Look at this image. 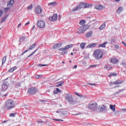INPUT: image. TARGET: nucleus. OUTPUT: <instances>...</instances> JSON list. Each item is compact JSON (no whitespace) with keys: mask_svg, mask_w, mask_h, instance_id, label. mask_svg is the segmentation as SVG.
I'll return each instance as SVG.
<instances>
[{"mask_svg":"<svg viewBox=\"0 0 126 126\" xmlns=\"http://www.w3.org/2000/svg\"><path fill=\"white\" fill-rule=\"evenodd\" d=\"M65 98V100L70 105H76V104H80L81 103L79 100H74L73 99V96L70 93L66 94Z\"/></svg>","mask_w":126,"mask_h":126,"instance_id":"1","label":"nucleus"},{"mask_svg":"<svg viewBox=\"0 0 126 126\" xmlns=\"http://www.w3.org/2000/svg\"><path fill=\"white\" fill-rule=\"evenodd\" d=\"M88 108L91 111L98 112V104L96 102L92 101L89 104Z\"/></svg>","mask_w":126,"mask_h":126,"instance_id":"2","label":"nucleus"},{"mask_svg":"<svg viewBox=\"0 0 126 126\" xmlns=\"http://www.w3.org/2000/svg\"><path fill=\"white\" fill-rule=\"evenodd\" d=\"M94 56L96 60H101L103 56V51L100 49H97L94 52Z\"/></svg>","mask_w":126,"mask_h":126,"instance_id":"3","label":"nucleus"},{"mask_svg":"<svg viewBox=\"0 0 126 126\" xmlns=\"http://www.w3.org/2000/svg\"><path fill=\"white\" fill-rule=\"evenodd\" d=\"M15 105H14V102L12 99H8L6 101L5 103V107L7 108L8 110H11L12 108H14Z\"/></svg>","mask_w":126,"mask_h":126,"instance_id":"4","label":"nucleus"},{"mask_svg":"<svg viewBox=\"0 0 126 126\" xmlns=\"http://www.w3.org/2000/svg\"><path fill=\"white\" fill-rule=\"evenodd\" d=\"M89 28H90V25H86L80 27L79 28V31L78 33L79 34H83V33L85 32V31L87 30L88 29H89Z\"/></svg>","mask_w":126,"mask_h":126,"instance_id":"5","label":"nucleus"},{"mask_svg":"<svg viewBox=\"0 0 126 126\" xmlns=\"http://www.w3.org/2000/svg\"><path fill=\"white\" fill-rule=\"evenodd\" d=\"M37 25L39 28H44L46 25V23L43 20H40L37 21Z\"/></svg>","mask_w":126,"mask_h":126,"instance_id":"6","label":"nucleus"},{"mask_svg":"<svg viewBox=\"0 0 126 126\" xmlns=\"http://www.w3.org/2000/svg\"><path fill=\"white\" fill-rule=\"evenodd\" d=\"M57 114L60 115V117H63V116H66L67 115V112L65 110L62 111V109L58 110L56 111Z\"/></svg>","mask_w":126,"mask_h":126,"instance_id":"7","label":"nucleus"},{"mask_svg":"<svg viewBox=\"0 0 126 126\" xmlns=\"http://www.w3.org/2000/svg\"><path fill=\"white\" fill-rule=\"evenodd\" d=\"M81 8H84V2L81 3L79 5H78L76 7L74 8L72 11L74 12L75 11H77V10H79V9H81Z\"/></svg>","mask_w":126,"mask_h":126,"instance_id":"8","label":"nucleus"},{"mask_svg":"<svg viewBox=\"0 0 126 126\" xmlns=\"http://www.w3.org/2000/svg\"><path fill=\"white\" fill-rule=\"evenodd\" d=\"M8 88V83L7 82H4L2 84L1 91H6Z\"/></svg>","mask_w":126,"mask_h":126,"instance_id":"9","label":"nucleus"},{"mask_svg":"<svg viewBox=\"0 0 126 126\" xmlns=\"http://www.w3.org/2000/svg\"><path fill=\"white\" fill-rule=\"evenodd\" d=\"M36 92H37V89L35 88H31L28 91V93L30 95H34V94H36Z\"/></svg>","mask_w":126,"mask_h":126,"instance_id":"10","label":"nucleus"},{"mask_svg":"<svg viewBox=\"0 0 126 126\" xmlns=\"http://www.w3.org/2000/svg\"><path fill=\"white\" fill-rule=\"evenodd\" d=\"M49 19L53 22L57 21L58 20V14H54L52 16L49 17Z\"/></svg>","mask_w":126,"mask_h":126,"instance_id":"11","label":"nucleus"},{"mask_svg":"<svg viewBox=\"0 0 126 126\" xmlns=\"http://www.w3.org/2000/svg\"><path fill=\"white\" fill-rule=\"evenodd\" d=\"M35 11L36 13H37V14H41V13H42V11H43V10L42 9V7H41V6H37L35 8Z\"/></svg>","mask_w":126,"mask_h":126,"instance_id":"12","label":"nucleus"},{"mask_svg":"<svg viewBox=\"0 0 126 126\" xmlns=\"http://www.w3.org/2000/svg\"><path fill=\"white\" fill-rule=\"evenodd\" d=\"M97 112H107L108 109H107V108H106L105 105H101L99 106L98 110H97Z\"/></svg>","mask_w":126,"mask_h":126,"instance_id":"13","label":"nucleus"},{"mask_svg":"<svg viewBox=\"0 0 126 126\" xmlns=\"http://www.w3.org/2000/svg\"><path fill=\"white\" fill-rule=\"evenodd\" d=\"M72 44H69L68 45H66L64 47V48H60L59 49V51H60L61 52H63V51H66V50H68L70 48H71L72 47Z\"/></svg>","mask_w":126,"mask_h":126,"instance_id":"14","label":"nucleus"},{"mask_svg":"<svg viewBox=\"0 0 126 126\" xmlns=\"http://www.w3.org/2000/svg\"><path fill=\"white\" fill-rule=\"evenodd\" d=\"M95 7L96 9H97L98 10H102L105 8V7L102 5H96Z\"/></svg>","mask_w":126,"mask_h":126,"instance_id":"15","label":"nucleus"},{"mask_svg":"<svg viewBox=\"0 0 126 126\" xmlns=\"http://www.w3.org/2000/svg\"><path fill=\"white\" fill-rule=\"evenodd\" d=\"M14 3V0H10L8 2L7 7H12Z\"/></svg>","mask_w":126,"mask_h":126,"instance_id":"16","label":"nucleus"},{"mask_svg":"<svg viewBox=\"0 0 126 126\" xmlns=\"http://www.w3.org/2000/svg\"><path fill=\"white\" fill-rule=\"evenodd\" d=\"M110 62L112 63H118L119 62V60L117 59V58H111L110 59Z\"/></svg>","mask_w":126,"mask_h":126,"instance_id":"17","label":"nucleus"},{"mask_svg":"<svg viewBox=\"0 0 126 126\" xmlns=\"http://www.w3.org/2000/svg\"><path fill=\"white\" fill-rule=\"evenodd\" d=\"M123 82H124V81H123V80H122V81L117 80V81H116L115 82H113L112 83V84L117 85V84H122V83H123Z\"/></svg>","mask_w":126,"mask_h":126,"instance_id":"18","label":"nucleus"},{"mask_svg":"<svg viewBox=\"0 0 126 126\" xmlns=\"http://www.w3.org/2000/svg\"><path fill=\"white\" fill-rule=\"evenodd\" d=\"M92 34H93V32L92 31H90L86 33V37H91V36H92Z\"/></svg>","mask_w":126,"mask_h":126,"instance_id":"19","label":"nucleus"},{"mask_svg":"<svg viewBox=\"0 0 126 126\" xmlns=\"http://www.w3.org/2000/svg\"><path fill=\"white\" fill-rule=\"evenodd\" d=\"M115 106H116V105H113L112 104H110L109 105L110 109H111V110H112L113 112H116V107H115Z\"/></svg>","mask_w":126,"mask_h":126,"instance_id":"20","label":"nucleus"},{"mask_svg":"<svg viewBox=\"0 0 126 126\" xmlns=\"http://www.w3.org/2000/svg\"><path fill=\"white\" fill-rule=\"evenodd\" d=\"M97 46V43H92L91 44H89L87 48H92Z\"/></svg>","mask_w":126,"mask_h":126,"instance_id":"21","label":"nucleus"},{"mask_svg":"<svg viewBox=\"0 0 126 126\" xmlns=\"http://www.w3.org/2000/svg\"><path fill=\"white\" fill-rule=\"evenodd\" d=\"M106 27V23H103L102 25H101L99 27L100 30H103V29H105Z\"/></svg>","mask_w":126,"mask_h":126,"instance_id":"22","label":"nucleus"},{"mask_svg":"<svg viewBox=\"0 0 126 126\" xmlns=\"http://www.w3.org/2000/svg\"><path fill=\"white\" fill-rule=\"evenodd\" d=\"M84 8H87L88 7H90V6H92V5L89 3H86L85 2H84Z\"/></svg>","mask_w":126,"mask_h":126,"instance_id":"23","label":"nucleus"},{"mask_svg":"<svg viewBox=\"0 0 126 126\" xmlns=\"http://www.w3.org/2000/svg\"><path fill=\"white\" fill-rule=\"evenodd\" d=\"M21 87V83L20 82H17L15 85V88H19Z\"/></svg>","mask_w":126,"mask_h":126,"instance_id":"24","label":"nucleus"},{"mask_svg":"<svg viewBox=\"0 0 126 126\" xmlns=\"http://www.w3.org/2000/svg\"><path fill=\"white\" fill-rule=\"evenodd\" d=\"M85 23H86L85 20H81L79 22V24L82 25V26H86V25H85Z\"/></svg>","mask_w":126,"mask_h":126,"instance_id":"25","label":"nucleus"},{"mask_svg":"<svg viewBox=\"0 0 126 126\" xmlns=\"http://www.w3.org/2000/svg\"><path fill=\"white\" fill-rule=\"evenodd\" d=\"M6 18H7V15L4 16L3 17H2L1 18L0 23L4 22V21H5V20H6Z\"/></svg>","mask_w":126,"mask_h":126,"instance_id":"26","label":"nucleus"},{"mask_svg":"<svg viewBox=\"0 0 126 126\" xmlns=\"http://www.w3.org/2000/svg\"><path fill=\"white\" fill-rule=\"evenodd\" d=\"M85 45H86V43L84 42L80 44V47L82 49V50H84L85 48Z\"/></svg>","mask_w":126,"mask_h":126,"instance_id":"27","label":"nucleus"},{"mask_svg":"<svg viewBox=\"0 0 126 126\" xmlns=\"http://www.w3.org/2000/svg\"><path fill=\"white\" fill-rule=\"evenodd\" d=\"M108 42H105L103 44H101L99 45V48L101 47H102L103 48H106V45H107V43Z\"/></svg>","mask_w":126,"mask_h":126,"instance_id":"28","label":"nucleus"},{"mask_svg":"<svg viewBox=\"0 0 126 126\" xmlns=\"http://www.w3.org/2000/svg\"><path fill=\"white\" fill-rule=\"evenodd\" d=\"M17 67L16 66L13 67L9 70V72H13Z\"/></svg>","mask_w":126,"mask_h":126,"instance_id":"29","label":"nucleus"},{"mask_svg":"<svg viewBox=\"0 0 126 126\" xmlns=\"http://www.w3.org/2000/svg\"><path fill=\"white\" fill-rule=\"evenodd\" d=\"M112 66L111 65L105 66L104 68H106L107 70H110V69H112Z\"/></svg>","mask_w":126,"mask_h":126,"instance_id":"30","label":"nucleus"},{"mask_svg":"<svg viewBox=\"0 0 126 126\" xmlns=\"http://www.w3.org/2000/svg\"><path fill=\"white\" fill-rule=\"evenodd\" d=\"M122 11H123V7H119L118 9V10H117L118 13H119V14H120V13H121V12H122Z\"/></svg>","mask_w":126,"mask_h":126,"instance_id":"31","label":"nucleus"},{"mask_svg":"<svg viewBox=\"0 0 126 126\" xmlns=\"http://www.w3.org/2000/svg\"><path fill=\"white\" fill-rule=\"evenodd\" d=\"M48 5H52V6H54V5H57L56 2H52L48 3Z\"/></svg>","mask_w":126,"mask_h":126,"instance_id":"32","label":"nucleus"},{"mask_svg":"<svg viewBox=\"0 0 126 126\" xmlns=\"http://www.w3.org/2000/svg\"><path fill=\"white\" fill-rule=\"evenodd\" d=\"M5 62H6V56H4L2 59V64L5 63Z\"/></svg>","mask_w":126,"mask_h":126,"instance_id":"33","label":"nucleus"},{"mask_svg":"<svg viewBox=\"0 0 126 126\" xmlns=\"http://www.w3.org/2000/svg\"><path fill=\"white\" fill-rule=\"evenodd\" d=\"M25 40V37L24 36L21 37L19 39L20 43H22Z\"/></svg>","mask_w":126,"mask_h":126,"instance_id":"34","label":"nucleus"},{"mask_svg":"<svg viewBox=\"0 0 126 126\" xmlns=\"http://www.w3.org/2000/svg\"><path fill=\"white\" fill-rule=\"evenodd\" d=\"M121 64L124 66V67H126V61H124L122 63H121Z\"/></svg>","mask_w":126,"mask_h":126,"instance_id":"35","label":"nucleus"},{"mask_svg":"<svg viewBox=\"0 0 126 126\" xmlns=\"http://www.w3.org/2000/svg\"><path fill=\"white\" fill-rule=\"evenodd\" d=\"M117 75H118V74L113 73L109 74V77H111V76H117Z\"/></svg>","mask_w":126,"mask_h":126,"instance_id":"36","label":"nucleus"},{"mask_svg":"<svg viewBox=\"0 0 126 126\" xmlns=\"http://www.w3.org/2000/svg\"><path fill=\"white\" fill-rule=\"evenodd\" d=\"M38 49L35 50L29 56H28L27 58H30V57H32V55H34L35 53V52H37Z\"/></svg>","mask_w":126,"mask_h":126,"instance_id":"37","label":"nucleus"},{"mask_svg":"<svg viewBox=\"0 0 126 126\" xmlns=\"http://www.w3.org/2000/svg\"><path fill=\"white\" fill-rule=\"evenodd\" d=\"M123 90H120L118 92H116L114 94V95H117V94H119V93H121V92H123Z\"/></svg>","mask_w":126,"mask_h":126,"instance_id":"38","label":"nucleus"},{"mask_svg":"<svg viewBox=\"0 0 126 126\" xmlns=\"http://www.w3.org/2000/svg\"><path fill=\"white\" fill-rule=\"evenodd\" d=\"M35 44H32L30 47V50H32V49H34L35 48Z\"/></svg>","mask_w":126,"mask_h":126,"instance_id":"39","label":"nucleus"},{"mask_svg":"<svg viewBox=\"0 0 126 126\" xmlns=\"http://www.w3.org/2000/svg\"><path fill=\"white\" fill-rule=\"evenodd\" d=\"M63 83H64V82H62L60 83L59 84L56 85V87H60V86H63Z\"/></svg>","mask_w":126,"mask_h":126,"instance_id":"40","label":"nucleus"},{"mask_svg":"<svg viewBox=\"0 0 126 126\" xmlns=\"http://www.w3.org/2000/svg\"><path fill=\"white\" fill-rule=\"evenodd\" d=\"M9 9H10V7H7L4 8V11H5V12H7Z\"/></svg>","mask_w":126,"mask_h":126,"instance_id":"41","label":"nucleus"},{"mask_svg":"<svg viewBox=\"0 0 126 126\" xmlns=\"http://www.w3.org/2000/svg\"><path fill=\"white\" fill-rule=\"evenodd\" d=\"M59 45H60V44H56L54 45L53 46V49H57V48H59Z\"/></svg>","mask_w":126,"mask_h":126,"instance_id":"42","label":"nucleus"},{"mask_svg":"<svg viewBox=\"0 0 126 126\" xmlns=\"http://www.w3.org/2000/svg\"><path fill=\"white\" fill-rule=\"evenodd\" d=\"M35 77H36V79H39V78H41V77H42V75H37L35 76Z\"/></svg>","mask_w":126,"mask_h":126,"instance_id":"43","label":"nucleus"},{"mask_svg":"<svg viewBox=\"0 0 126 126\" xmlns=\"http://www.w3.org/2000/svg\"><path fill=\"white\" fill-rule=\"evenodd\" d=\"M47 64H38L37 66H47Z\"/></svg>","mask_w":126,"mask_h":126,"instance_id":"44","label":"nucleus"},{"mask_svg":"<svg viewBox=\"0 0 126 126\" xmlns=\"http://www.w3.org/2000/svg\"><path fill=\"white\" fill-rule=\"evenodd\" d=\"M15 115H16V113H11L10 114V117H12L13 118H14V117H15Z\"/></svg>","mask_w":126,"mask_h":126,"instance_id":"45","label":"nucleus"},{"mask_svg":"<svg viewBox=\"0 0 126 126\" xmlns=\"http://www.w3.org/2000/svg\"><path fill=\"white\" fill-rule=\"evenodd\" d=\"M96 66H97V64L91 65L89 67V68H90L91 67H95Z\"/></svg>","mask_w":126,"mask_h":126,"instance_id":"46","label":"nucleus"},{"mask_svg":"<svg viewBox=\"0 0 126 126\" xmlns=\"http://www.w3.org/2000/svg\"><path fill=\"white\" fill-rule=\"evenodd\" d=\"M32 6H33V5H32V4L30 6H29L28 7V9H30V10L32 9Z\"/></svg>","mask_w":126,"mask_h":126,"instance_id":"47","label":"nucleus"},{"mask_svg":"<svg viewBox=\"0 0 126 126\" xmlns=\"http://www.w3.org/2000/svg\"><path fill=\"white\" fill-rule=\"evenodd\" d=\"M56 90L58 93H61V92H62V91L59 88H56Z\"/></svg>","mask_w":126,"mask_h":126,"instance_id":"48","label":"nucleus"},{"mask_svg":"<svg viewBox=\"0 0 126 126\" xmlns=\"http://www.w3.org/2000/svg\"><path fill=\"white\" fill-rule=\"evenodd\" d=\"M29 51V49H28L26 51H25L22 54H21V56H23V55L26 53H27V52H28Z\"/></svg>","mask_w":126,"mask_h":126,"instance_id":"49","label":"nucleus"},{"mask_svg":"<svg viewBox=\"0 0 126 126\" xmlns=\"http://www.w3.org/2000/svg\"><path fill=\"white\" fill-rule=\"evenodd\" d=\"M65 54H66V51L64 50V51H63L62 52H61V55H64Z\"/></svg>","mask_w":126,"mask_h":126,"instance_id":"50","label":"nucleus"},{"mask_svg":"<svg viewBox=\"0 0 126 126\" xmlns=\"http://www.w3.org/2000/svg\"><path fill=\"white\" fill-rule=\"evenodd\" d=\"M37 123H38L39 124H43V123H44V121H37Z\"/></svg>","mask_w":126,"mask_h":126,"instance_id":"51","label":"nucleus"},{"mask_svg":"<svg viewBox=\"0 0 126 126\" xmlns=\"http://www.w3.org/2000/svg\"><path fill=\"white\" fill-rule=\"evenodd\" d=\"M88 84L89 85H93V86H96L95 84H92V83H89Z\"/></svg>","mask_w":126,"mask_h":126,"instance_id":"52","label":"nucleus"},{"mask_svg":"<svg viewBox=\"0 0 126 126\" xmlns=\"http://www.w3.org/2000/svg\"><path fill=\"white\" fill-rule=\"evenodd\" d=\"M3 11L2 10H0V16H1V15H2V13H3Z\"/></svg>","mask_w":126,"mask_h":126,"instance_id":"53","label":"nucleus"},{"mask_svg":"<svg viewBox=\"0 0 126 126\" xmlns=\"http://www.w3.org/2000/svg\"><path fill=\"white\" fill-rule=\"evenodd\" d=\"M115 48L116 49H119V46L118 44L115 45Z\"/></svg>","mask_w":126,"mask_h":126,"instance_id":"54","label":"nucleus"},{"mask_svg":"<svg viewBox=\"0 0 126 126\" xmlns=\"http://www.w3.org/2000/svg\"><path fill=\"white\" fill-rule=\"evenodd\" d=\"M54 94H58V91H54L53 92Z\"/></svg>","mask_w":126,"mask_h":126,"instance_id":"55","label":"nucleus"},{"mask_svg":"<svg viewBox=\"0 0 126 126\" xmlns=\"http://www.w3.org/2000/svg\"><path fill=\"white\" fill-rule=\"evenodd\" d=\"M57 45H58V47H62V43H58Z\"/></svg>","mask_w":126,"mask_h":126,"instance_id":"56","label":"nucleus"},{"mask_svg":"<svg viewBox=\"0 0 126 126\" xmlns=\"http://www.w3.org/2000/svg\"><path fill=\"white\" fill-rule=\"evenodd\" d=\"M20 26H21V23H20L18 26H17V28H19L20 27Z\"/></svg>","mask_w":126,"mask_h":126,"instance_id":"57","label":"nucleus"},{"mask_svg":"<svg viewBox=\"0 0 126 126\" xmlns=\"http://www.w3.org/2000/svg\"><path fill=\"white\" fill-rule=\"evenodd\" d=\"M30 24V21H28L27 23H26L25 26L28 25V24Z\"/></svg>","mask_w":126,"mask_h":126,"instance_id":"58","label":"nucleus"},{"mask_svg":"<svg viewBox=\"0 0 126 126\" xmlns=\"http://www.w3.org/2000/svg\"><path fill=\"white\" fill-rule=\"evenodd\" d=\"M122 111L123 112H126V109H122Z\"/></svg>","mask_w":126,"mask_h":126,"instance_id":"59","label":"nucleus"},{"mask_svg":"<svg viewBox=\"0 0 126 126\" xmlns=\"http://www.w3.org/2000/svg\"><path fill=\"white\" fill-rule=\"evenodd\" d=\"M76 67H77V65H75L73 67V69L76 68Z\"/></svg>","mask_w":126,"mask_h":126,"instance_id":"60","label":"nucleus"},{"mask_svg":"<svg viewBox=\"0 0 126 126\" xmlns=\"http://www.w3.org/2000/svg\"><path fill=\"white\" fill-rule=\"evenodd\" d=\"M58 122H63V120L59 119Z\"/></svg>","mask_w":126,"mask_h":126,"instance_id":"61","label":"nucleus"},{"mask_svg":"<svg viewBox=\"0 0 126 126\" xmlns=\"http://www.w3.org/2000/svg\"><path fill=\"white\" fill-rule=\"evenodd\" d=\"M75 94L77 95V96H79V94L78 93H75Z\"/></svg>","mask_w":126,"mask_h":126,"instance_id":"62","label":"nucleus"},{"mask_svg":"<svg viewBox=\"0 0 126 126\" xmlns=\"http://www.w3.org/2000/svg\"><path fill=\"white\" fill-rule=\"evenodd\" d=\"M59 20H61V15H59Z\"/></svg>","mask_w":126,"mask_h":126,"instance_id":"63","label":"nucleus"},{"mask_svg":"<svg viewBox=\"0 0 126 126\" xmlns=\"http://www.w3.org/2000/svg\"><path fill=\"white\" fill-rule=\"evenodd\" d=\"M6 122H7V121H4L2 122V124H4V123H6Z\"/></svg>","mask_w":126,"mask_h":126,"instance_id":"64","label":"nucleus"}]
</instances>
